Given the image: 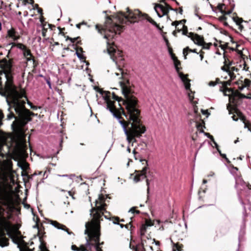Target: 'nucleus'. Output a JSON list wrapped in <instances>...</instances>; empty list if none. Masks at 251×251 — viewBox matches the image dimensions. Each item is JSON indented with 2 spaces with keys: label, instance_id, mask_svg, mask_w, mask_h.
<instances>
[{
  "label": "nucleus",
  "instance_id": "0eeeda50",
  "mask_svg": "<svg viewBox=\"0 0 251 251\" xmlns=\"http://www.w3.org/2000/svg\"><path fill=\"white\" fill-rule=\"evenodd\" d=\"M148 169L147 166L144 167L141 171H136L137 174L134 177V181L138 182L146 177V174Z\"/></svg>",
  "mask_w": 251,
  "mask_h": 251
},
{
  "label": "nucleus",
  "instance_id": "f8f14e48",
  "mask_svg": "<svg viewBox=\"0 0 251 251\" xmlns=\"http://www.w3.org/2000/svg\"><path fill=\"white\" fill-rule=\"evenodd\" d=\"M9 245V239L5 236L4 232L0 229V246L2 248L6 247Z\"/></svg>",
  "mask_w": 251,
  "mask_h": 251
},
{
  "label": "nucleus",
  "instance_id": "5fc2aeb1",
  "mask_svg": "<svg viewBox=\"0 0 251 251\" xmlns=\"http://www.w3.org/2000/svg\"><path fill=\"white\" fill-rule=\"evenodd\" d=\"M231 70L232 71H236L237 72L238 71V69L235 68V67H232L231 68Z\"/></svg>",
  "mask_w": 251,
  "mask_h": 251
},
{
  "label": "nucleus",
  "instance_id": "0e129e2a",
  "mask_svg": "<svg viewBox=\"0 0 251 251\" xmlns=\"http://www.w3.org/2000/svg\"><path fill=\"white\" fill-rule=\"evenodd\" d=\"M154 242L155 243L156 245H159V242L158 241H155V240H153Z\"/></svg>",
  "mask_w": 251,
  "mask_h": 251
},
{
  "label": "nucleus",
  "instance_id": "9b49d317",
  "mask_svg": "<svg viewBox=\"0 0 251 251\" xmlns=\"http://www.w3.org/2000/svg\"><path fill=\"white\" fill-rule=\"evenodd\" d=\"M50 223L55 228L66 231L68 234H73V232L69 231L68 228L65 225L61 224L56 221L50 220Z\"/></svg>",
  "mask_w": 251,
  "mask_h": 251
},
{
  "label": "nucleus",
  "instance_id": "423d86ee",
  "mask_svg": "<svg viewBox=\"0 0 251 251\" xmlns=\"http://www.w3.org/2000/svg\"><path fill=\"white\" fill-rule=\"evenodd\" d=\"M195 44L202 46L203 49H209L210 46L212 45L211 43L206 44L204 41V39L202 36H200L197 34L194 33H189L188 35Z\"/></svg>",
  "mask_w": 251,
  "mask_h": 251
},
{
  "label": "nucleus",
  "instance_id": "49530a36",
  "mask_svg": "<svg viewBox=\"0 0 251 251\" xmlns=\"http://www.w3.org/2000/svg\"><path fill=\"white\" fill-rule=\"evenodd\" d=\"M244 127L245 128H247L249 131H251V126L250 127L247 124L245 123Z\"/></svg>",
  "mask_w": 251,
  "mask_h": 251
},
{
  "label": "nucleus",
  "instance_id": "393cba45",
  "mask_svg": "<svg viewBox=\"0 0 251 251\" xmlns=\"http://www.w3.org/2000/svg\"><path fill=\"white\" fill-rule=\"evenodd\" d=\"M16 47L23 51V53L25 50L27 49V47L22 43H18L16 44Z\"/></svg>",
  "mask_w": 251,
  "mask_h": 251
},
{
  "label": "nucleus",
  "instance_id": "ea45409f",
  "mask_svg": "<svg viewBox=\"0 0 251 251\" xmlns=\"http://www.w3.org/2000/svg\"><path fill=\"white\" fill-rule=\"evenodd\" d=\"M25 3H29L33 5L34 0H25Z\"/></svg>",
  "mask_w": 251,
  "mask_h": 251
},
{
  "label": "nucleus",
  "instance_id": "e433bc0d",
  "mask_svg": "<svg viewBox=\"0 0 251 251\" xmlns=\"http://www.w3.org/2000/svg\"><path fill=\"white\" fill-rule=\"evenodd\" d=\"M129 212H131L132 213H136L137 214H139L140 213V211L139 210H135V207H132L131 208H130V210H129Z\"/></svg>",
  "mask_w": 251,
  "mask_h": 251
},
{
  "label": "nucleus",
  "instance_id": "13d9d810",
  "mask_svg": "<svg viewBox=\"0 0 251 251\" xmlns=\"http://www.w3.org/2000/svg\"><path fill=\"white\" fill-rule=\"evenodd\" d=\"M38 12L40 14H42V9L41 8H39L38 9Z\"/></svg>",
  "mask_w": 251,
  "mask_h": 251
},
{
  "label": "nucleus",
  "instance_id": "338daca9",
  "mask_svg": "<svg viewBox=\"0 0 251 251\" xmlns=\"http://www.w3.org/2000/svg\"><path fill=\"white\" fill-rule=\"evenodd\" d=\"M202 182L203 184H205V183H207V180L205 179H203Z\"/></svg>",
  "mask_w": 251,
  "mask_h": 251
},
{
  "label": "nucleus",
  "instance_id": "4c0bfd02",
  "mask_svg": "<svg viewBox=\"0 0 251 251\" xmlns=\"http://www.w3.org/2000/svg\"><path fill=\"white\" fill-rule=\"evenodd\" d=\"M3 144L0 143V156H1L2 158L4 157V154L1 152L2 150Z\"/></svg>",
  "mask_w": 251,
  "mask_h": 251
},
{
  "label": "nucleus",
  "instance_id": "b1692460",
  "mask_svg": "<svg viewBox=\"0 0 251 251\" xmlns=\"http://www.w3.org/2000/svg\"><path fill=\"white\" fill-rule=\"evenodd\" d=\"M133 154H134V158L135 160H139L141 162H145L146 164H147V161L146 159H142L139 157V154L135 151V150H134L132 151Z\"/></svg>",
  "mask_w": 251,
  "mask_h": 251
},
{
  "label": "nucleus",
  "instance_id": "69168bd1",
  "mask_svg": "<svg viewBox=\"0 0 251 251\" xmlns=\"http://www.w3.org/2000/svg\"><path fill=\"white\" fill-rule=\"evenodd\" d=\"M126 150L128 152H130V149L129 148V147H127Z\"/></svg>",
  "mask_w": 251,
  "mask_h": 251
},
{
  "label": "nucleus",
  "instance_id": "79ce46f5",
  "mask_svg": "<svg viewBox=\"0 0 251 251\" xmlns=\"http://www.w3.org/2000/svg\"><path fill=\"white\" fill-rule=\"evenodd\" d=\"M171 242L173 244V247L176 248L178 251H179V245L177 244L174 243L172 240H171Z\"/></svg>",
  "mask_w": 251,
  "mask_h": 251
},
{
  "label": "nucleus",
  "instance_id": "e2e57ef3",
  "mask_svg": "<svg viewBox=\"0 0 251 251\" xmlns=\"http://www.w3.org/2000/svg\"><path fill=\"white\" fill-rule=\"evenodd\" d=\"M33 8L34 9L37 8L38 9L39 8L38 5L37 4H35L34 6H33Z\"/></svg>",
  "mask_w": 251,
  "mask_h": 251
},
{
  "label": "nucleus",
  "instance_id": "4468645a",
  "mask_svg": "<svg viewBox=\"0 0 251 251\" xmlns=\"http://www.w3.org/2000/svg\"><path fill=\"white\" fill-rule=\"evenodd\" d=\"M88 248L91 249V244L89 242V240L86 239V247L84 245H81L79 248H77L75 245L72 246V250L73 251H89Z\"/></svg>",
  "mask_w": 251,
  "mask_h": 251
},
{
  "label": "nucleus",
  "instance_id": "a18cd8bd",
  "mask_svg": "<svg viewBox=\"0 0 251 251\" xmlns=\"http://www.w3.org/2000/svg\"><path fill=\"white\" fill-rule=\"evenodd\" d=\"M27 103L30 106L31 108L34 110H35L37 109L36 107L35 106H32L31 105V103L28 101Z\"/></svg>",
  "mask_w": 251,
  "mask_h": 251
},
{
  "label": "nucleus",
  "instance_id": "c03bdc74",
  "mask_svg": "<svg viewBox=\"0 0 251 251\" xmlns=\"http://www.w3.org/2000/svg\"><path fill=\"white\" fill-rule=\"evenodd\" d=\"M221 69L225 71V72H226V73H228V72H229V70L228 68H227L226 69V67L225 66H223L222 68H221Z\"/></svg>",
  "mask_w": 251,
  "mask_h": 251
},
{
  "label": "nucleus",
  "instance_id": "6e6d98bb",
  "mask_svg": "<svg viewBox=\"0 0 251 251\" xmlns=\"http://www.w3.org/2000/svg\"><path fill=\"white\" fill-rule=\"evenodd\" d=\"M238 171V168L237 167H233L232 170V173H233L235 171Z\"/></svg>",
  "mask_w": 251,
  "mask_h": 251
},
{
  "label": "nucleus",
  "instance_id": "58836bf2",
  "mask_svg": "<svg viewBox=\"0 0 251 251\" xmlns=\"http://www.w3.org/2000/svg\"><path fill=\"white\" fill-rule=\"evenodd\" d=\"M78 39H79V37L72 38H70V37H68L66 39V40L69 39L71 41V43H75V41L77 40Z\"/></svg>",
  "mask_w": 251,
  "mask_h": 251
},
{
  "label": "nucleus",
  "instance_id": "2f4dec72",
  "mask_svg": "<svg viewBox=\"0 0 251 251\" xmlns=\"http://www.w3.org/2000/svg\"><path fill=\"white\" fill-rule=\"evenodd\" d=\"M244 82L245 84V85H244V86H245V87L250 86V83H251V81L249 79H247V78L245 79Z\"/></svg>",
  "mask_w": 251,
  "mask_h": 251
},
{
  "label": "nucleus",
  "instance_id": "7c9ffc66",
  "mask_svg": "<svg viewBox=\"0 0 251 251\" xmlns=\"http://www.w3.org/2000/svg\"><path fill=\"white\" fill-rule=\"evenodd\" d=\"M181 25V27L180 28H183V27H185L186 29H184L183 32H182V34L183 35H186L188 37V35H189V33L187 31V27L184 25ZM191 32H189V33H190Z\"/></svg>",
  "mask_w": 251,
  "mask_h": 251
},
{
  "label": "nucleus",
  "instance_id": "6ab92c4d",
  "mask_svg": "<svg viewBox=\"0 0 251 251\" xmlns=\"http://www.w3.org/2000/svg\"><path fill=\"white\" fill-rule=\"evenodd\" d=\"M8 36L13 39L14 40H17L19 39V36L16 35V32L14 29L11 28L7 31Z\"/></svg>",
  "mask_w": 251,
  "mask_h": 251
},
{
  "label": "nucleus",
  "instance_id": "5701e85b",
  "mask_svg": "<svg viewBox=\"0 0 251 251\" xmlns=\"http://www.w3.org/2000/svg\"><path fill=\"white\" fill-rule=\"evenodd\" d=\"M188 51H190V52H195V53H196L197 54L198 53L196 51V50H195V49L192 50V49H189V48L187 47L184 48L183 49V54L184 55L185 59H186V55L188 54Z\"/></svg>",
  "mask_w": 251,
  "mask_h": 251
},
{
  "label": "nucleus",
  "instance_id": "1a4fd4ad",
  "mask_svg": "<svg viewBox=\"0 0 251 251\" xmlns=\"http://www.w3.org/2000/svg\"><path fill=\"white\" fill-rule=\"evenodd\" d=\"M250 186H251V185L250 184L246 183L244 185V186H241L242 189H241V188L236 189L237 191V194H238L239 199L240 200V202H241V204L243 205L244 204V203H243L242 200H241L242 196L244 192L246 193L248 190L250 189Z\"/></svg>",
  "mask_w": 251,
  "mask_h": 251
},
{
  "label": "nucleus",
  "instance_id": "37998d69",
  "mask_svg": "<svg viewBox=\"0 0 251 251\" xmlns=\"http://www.w3.org/2000/svg\"><path fill=\"white\" fill-rule=\"evenodd\" d=\"M76 56L78 58H79L80 59H82L83 58V56L77 51L75 53Z\"/></svg>",
  "mask_w": 251,
  "mask_h": 251
},
{
  "label": "nucleus",
  "instance_id": "6e6552de",
  "mask_svg": "<svg viewBox=\"0 0 251 251\" xmlns=\"http://www.w3.org/2000/svg\"><path fill=\"white\" fill-rule=\"evenodd\" d=\"M0 227L5 232L4 230L9 231L11 229L12 225L6 218H2L0 219Z\"/></svg>",
  "mask_w": 251,
  "mask_h": 251
},
{
  "label": "nucleus",
  "instance_id": "c9c22d12",
  "mask_svg": "<svg viewBox=\"0 0 251 251\" xmlns=\"http://www.w3.org/2000/svg\"><path fill=\"white\" fill-rule=\"evenodd\" d=\"M233 19L237 25H239L243 21V20L242 19L239 18H234Z\"/></svg>",
  "mask_w": 251,
  "mask_h": 251
},
{
  "label": "nucleus",
  "instance_id": "680f3d73",
  "mask_svg": "<svg viewBox=\"0 0 251 251\" xmlns=\"http://www.w3.org/2000/svg\"><path fill=\"white\" fill-rule=\"evenodd\" d=\"M81 25L80 23L79 24H78L76 25V26L78 28H80V26H81Z\"/></svg>",
  "mask_w": 251,
  "mask_h": 251
},
{
  "label": "nucleus",
  "instance_id": "473e14b6",
  "mask_svg": "<svg viewBox=\"0 0 251 251\" xmlns=\"http://www.w3.org/2000/svg\"><path fill=\"white\" fill-rule=\"evenodd\" d=\"M146 227L147 226L145 225H142V226H141V229H140L141 235L144 234V233L146 230Z\"/></svg>",
  "mask_w": 251,
  "mask_h": 251
},
{
  "label": "nucleus",
  "instance_id": "c85d7f7f",
  "mask_svg": "<svg viewBox=\"0 0 251 251\" xmlns=\"http://www.w3.org/2000/svg\"><path fill=\"white\" fill-rule=\"evenodd\" d=\"M238 97L240 99H251V97H248L247 96L241 93H237Z\"/></svg>",
  "mask_w": 251,
  "mask_h": 251
},
{
  "label": "nucleus",
  "instance_id": "9d476101",
  "mask_svg": "<svg viewBox=\"0 0 251 251\" xmlns=\"http://www.w3.org/2000/svg\"><path fill=\"white\" fill-rule=\"evenodd\" d=\"M250 186H251V185L250 184L246 183L244 185V186H241L242 189H241V188L236 189L237 191V194H238L239 199L240 200V202H241V204L243 205L244 204V203H243L242 200H241L242 196L244 192L246 193L248 190L250 189Z\"/></svg>",
  "mask_w": 251,
  "mask_h": 251
},
{
  "label": "nucleus",
  "instance_id": "dca6fc26",
  "mask_svg": "<svg viewBox=\"0 0 251 251\" xmlns=\"http://www.w3.org/2000/svg\"><path fill=\"white\" fill-rule=\"evenodd\" d=\"M235 180V185L236 189H242L241 186H244L246 182L242 179L241 176L239 175H236L234 176Z\"/></svg>",
  "mask_w": 251,
  "mask_h": 251
},
{
  "label": "nucleus",
  "instance_id": "c756f323",
  "mask_svg": "<svg viewBox=\"0 0 251 251\" xmlns=\"http://www.w3.org/2000/svg\"><path fill=\"white\" fill-rule=\"evenodd\" d=\"M227 73L229 76H230V78L231 79V80H234L235 79L236 76L234 73L229 70Z\"/></svg>",
  "mask_w": 251,
  "mask_h": 251
},
{
  "label": "nucleus",
  "instance_id": "2eb2a0df",
  "mask_svg": "<svg viewBox=\"0 0 251 251\" xmlns=\"http://www.w3.org/2000/svg\"><path fill=\"white\" fill-rule=\"evenodd\" d=\"M179 76L183 82L185 88L186 90H189L190 88V80L187 78V76L184 75L182 73H178Z\"/></svg>",
  "mask_w": 251,
  "mask_h": 251
},
{
  "label": "nucleus",
  "instance_id": "f03ea898",
  "mask_svg": "<svg viewBox=\"0 0 251 251\" xmlns=\"http://www.w3.org/2000/svg\"><path fill=\"white\" fill-rule=\"evenodd\" d=\"M4 73L3 70L0 66V75ZM6 78L5 85V92L0 94L6 97V101L9 106V113L7 119H15L11 126L14 132V135L11 138L13 151L14 153H24L26 149L25 134L24 127L31 120V112L25 108V100H21L23 97L26 98L25 91L23 89L18 91L16 86L13 84L12 76L4 73ZM2 85L1 78L0 77V86Z\"/></svg>",
  "mask_w": 251,
  "mask_h": 251
},
{
  "label": "nucleus",
  "instance_id": "20e7f679",
  "mask_svg": "<svg viewBox=\"0 0 251 251\" xmlns=\"http://www.w3.org/2000/svg\"><path fill=\"white\" fill-rule=\"evenodd\" d=\"M96 28L101 34L104 33V38L107 39V52L113 61L117 63V58L122 57V52L117 50L113 45V42H110V39H113L116 34H120L123 30V26L111 22L107 24L105 28H100L99 25H96Z\"/></svg>",
  "mask_w": 251,
  "mask_h": 251
},
{
  "label": "nucleus",
  "instance_id": "f3484780",
  "mask_svg": "<svg viewBox=\"0 0 251 251\" xmlns=\"http://www.w3.org/2000/svg\"><path fill=\"white\" fill-rule=\"evenodd\" d=\"M23 54L27 61H32L33 64L35 63V60L29 49H27L26 50H25Z\"/></svg>",
  "mask_w": 251,
  "mask_h": 251
},
{
  "label": "nucleus",
  "instance_id": "de8ad7c7",
  "mask_svg": "<svg viewBox=\"0 0 251 251\" xmlns=\"http://www.w3.org/2000/svg\"><path fill=\"white\" fill-rule=\"evenodd\" d=\"M46 32H47V29H45L44 28L43 30V31H42V35L43 37H45L46 35Z\"/></svg>",
  "mask_w": 251,
  "mask_h": 251
},
{
  "label": "nucleus",
  "instance_id": "774afa93",
  "mask_svg": "<svg viewBox=\"0 0 251 251\" xmlns=\"http://www.w3.org/2000/svg\"><path fill=\"white\" fill-rule=\"evenodd\" d=\"M59 45V43L58 42H55L54 44V46H57V45Z\"/></svg>",
  "mask_w": 251,
  "mask_h": 251
},
{
  "label": "nucleus",
  "instance_id": "aec40b11",
  "mask_svg": "<svg viewBox=\"0 0 251 251\" xmlns=\"http://www.w3.org/2000/svg\"><path fill=\"white\" fill-rule=\"evenodd\" d=\"M172 59L174 61V63L176 68V69L177 72H179L178 65L180 64V62L177 60V58L175 56V55L170 51Z\"/></svg>",
  "mask_w": 251,
  "mask_h": 251
},
{
  "label": "nucleus",
  "instance_id": "a878e982",
  "mask_svg": "<svg viewBox=\"0 0 251 251\" xmlns=\"http://www.w3.org/2000/svg\"><path fill=\"white\" fill-rule=\"evenodd\" d=\"M182 21H175L172 23V25H174L176 26V28L177 29L178 32H180L181 31V28L179 27V25L180 23H181Z\"/></svg>",
  "mask_w": 251,
  "mask_h": 251
},
{
  "label": "nucleus",
  "instance_id": "a211bd4d",
  "mask_svg": "<svg viewBox=\"0 0 251 251\" xmlns=\"http://www.w3.org/2000/svg\"><path fill=\"white\" fill-rule=\"evenodd\" d=\"M230 81H225L223 83V86L225 87V90L226 92H231L233 95H234L235 97H238V95L237 93H239L238 91H234L231 89H229L226 87V86L230 85Z\"/></svg>",
  "mask_w": 251,
  "mask_h": 251
},
{
  "label": "nucleus",
  "instance_id": "f257e3e1",
  "mask_svg": "<svg viewBox=\"0 0 251 251\" xmlns=\"http://www.w3.org/2000/svg\"><path fill=\"white\" fill-rule=\"evenodd\" d=\"M118 70L119 73L116 72L115 75L119 76V79H123L119 81V83L126 99L124 100L117 96L114 93H112V99L118 101L123 115L127 120L126 123L125 121L121 120V116L117 113V109L114 104L115 102L111 100V93L100 89L98 91L105 100L106 109L117 119L126 136L127 141L130 143L135 137H140L146 131V128L141 123L140 111L138 105V100L131 93L129 82L124 78L123 71L120 68Z\"/></svg>",
  "mask_w": 251,
  "mask_h": 251
},
{
  "label": "nucleus",
  "instance_id": "603ef678",
  "mask_svg": "<svg viewBox=\"0 0 251 251\" xmlns=\"http://www.w3.org/2000/svg\"><path fill=\"white\" fill-rule=\"evenodd\" d=\"M232 118L233 120H234L235 121H237L238 119V118L236 117V116L234 115L232 116Z\"/></svg>",
  "mask_w": 251,
  "mask_h": 251
},
{
  "label": "nucleus",
  "instance_id": "7ed1b4c3",
  "mask_svg": "<svg viewBox=\"0 0 251 251\" xmlns=\"http://www.w3.org/2000/svg\"><path fill=\"white\" fill-rule=\"evenodd\" d=\"M96 203L97 208H93L91 210L90 215L93 218L90 222L85 224V234H87L91 244V249L88 248L89 251H92V247L96 251H102L100 246L103 243H100V218L103 215V211L105 210L106 206L104 202V197L102 195H99V200H96Z\"/></svg>",
  "mask_w": 251,
  "mask_h": 251
},
{
  "label": "nucleus",
  "instance_id": "bf43d9fd",
  "mask_svg": "<svg viewBox=\"0 0 251 251\" xmlns=\"http://www.w3.org/2000/svg\"><path fill=\"white\" fill-rule=\"evenodd\" d=\"M225 63H226V61H225ZM231 64H232V62H230L228 65H226V64H225V65L227 66V68L229 69V66L230 65H231Z\"/></svg>",
  "mask_w": 251,
  "mask_h": 251
},
{
  "label": "nucleus",
  "instance_id": "3c124183",
  "mask_svg": "<svg viewBox=\"0 0 251 251\" xmlns=\"http://www.w3.org/2000/svg\"><path fill=\"white\" fill-rule=\"evenodd\" d=\"M3 118V114L2 113V112L1 110H0V120H2Z\"/></svg>",
  "mask_w": 251,
  "mask_h": 251
},
{
  "label": "nucleus",
  "instance_id": "bb28decb",
  "mask_svg": "<svg viewBox=\"0 0 251 251\" xmlns=\"http://www.w3.org/2000/svg\"><path fill=\"white\" fill-rule=\"evenodd\" d=\"M205 134L213 142V143L215 145V146L216 148L217 149V150H219V149H218V145L214 141L213 137L212 135H210L209 133H205Z\"/></svg>",
  "mask_w": 251,
  "mask_h": 251
},
{
  "label": "nucleus",
  "instance_id": "a19ab883",
  "mask_svg": "<svg viewBox=\"0 0 251 251\" xmlns=\"http://www.w3.org/2000/svg\"><path fill=\"white\" fill-rule=\"evenodd\" d=\"M216 84H217V82L211 81L209 82L208 85L210 86H214L216 85Z\"/></svg>",
  "mask_w": 251,
  "mask_h": 251
},
{
  "label": "nucleus",
  "instance_id": "052dcab7",
  "mask_svg": "<svg viewBox=\"0 0 251 251\" xmlns=\"http://www.w3.org/2000/svg\"><path fill=\"white\" fill-rule=\"evenodd\" d=\"M200 58H201V60H202L203 59V55L202 54V52H201L200 55Z\"/></svg>",
  "mask_w": 251,
  "mask_h": 251
},
{
  "label": "nucleus",
  "instance_id": "09e8293b",
  "mask_svg": "<svg viewBox=\"0 0 251 251\" xmlns=\"http://www.w3.org/2000/svg\"><path fill=\"white\" fill-rule=\"evenodd\" d=\"M244 88H245V86L242 84L241 86L238 87V89L240 91H242L244 89Z\"/></svg>",
  "mask_w": 251,
  "mask_h": 251
},
{
  "label": "nucleus",
  "instance_id": "864d4df0",
  "mask_svg": "<svg viewBox=\"0 0 251 251\" xmlns=\"http://www.w3.org/2000/svg\"><path fill=\"white\" fill-rule=\"evenodd\" d=\"M47 83L49 87L50 88H51V83L50 82V80H47Z\"/></svg>",
  "mask_w": 251,
  "mask_h": 251
},
{
  "label": "nucleus",
  "instance_id": "8fccbe9b",
  "mask_svg": "<svg viewBox=\"0 0 251 251\" xmlns=\"http://www.w3.org/2000/svg\"><path fill=\"white\" fill-rule=\"evenodd\" d=\"M146 183H147V185L148 186V188H147V191H148V192H149V179H146Z\"/></svg>",
  "mask_w": 251,
  "mask_h": 251
},
{
  "label": "nucleus",
  "instance_id": "f704fd0d",
  "mask_svg": "<svg viewBox=\"0 0 251 251\" xmlns=\"http://www.w3.org/2000/svg\"><path fill=\"white\" fill-rule=\"evenodd\" d=\"M218 152H219V153H220V155H221L222 157H223V158H225L227 162H229V160L228 159V158H226V155L225 154H223V153H221V151H220V150H218Z\"/></svg>",
  "mask_w": 251,
  "mask_h": 251
},
{
  "label": "nucleus",
  "instance_id": "412c9836",
  "mask_svg": "<svg viewBox=\"0 0 251 251\" xmlns=\"http://www.w3.org/2000/svg\"><path fill=\"white\" fill-rule=\"evenodd\" d=\"M119 218L118 217L114 218V220L113 221L114 224L119 225L121 228H123L125 227L126 228L128 229L129 226L130 225V228L132 227V226L131 225V223L130 222L129 224L123 225L121 224H119Z\"/></svg>",
  "mask_w": 251,
  "mask_h": 251
},
{
  "label": "nucleus",
  "instance_id": "4be33fe9",
  "mask_svg": "<svg viewBox=\"0 0 251 251\" xmlns=\"http://www.w3.org/2000/svg\"><path fill=\"white\" fill-rule=\"evenodd\" d=\"M145 242V240H142L141 244L137 245L136 247L135 251H145L144 247V244Z\"/></svg>",
  "mask_w": 251,
  "mask_h": 251
},
{
  "label": "nucleus",
  "instance_id": "cd10ccee",
  "mask_svg": "<svg viewBox=\"0 0 251 251\" xmlns=\"http://www.w3.org/2000/svg\"><path fill=\"white\" fill-rule=\"evenodd\" d=\"M165 11H166V15L168 14L170 10L176 11V9H174L172 8L169 4H166L165 6H164Z\"/></svg>",
  "mask_w": 251,
  "mask_h": 251
},
{
  "label": "nucleus",
  "instance_id": "39448f33",
  "mask_svg": "<svg viewBox=\"0 0 251 251\" xmlns=\"http://www.w3.org/2000/svg\"><path fill=\"white\" fill-rule=\"evenodd\" d=\"M126 9L127 10L126 14L123 12H120V15L118 16L120 23L127 24L128 23L138 22L139 21L146 19L156 27H159V25L157 23L149 17L148 15L142 13L138 9L131 11L128 7Z\"/></svg>",
  "mask_w": 251,
  "mask_h": 251
},
{
  "label": "nucleus",
  "instance_id": "ddd939ff",
  "mask_svg": "<svg viewBox=\"0 0 251 251\" xmlns=\"http://www.w3.org/2000/svg\"><path fill=\"white\" fill-rule=\"evenodd\" d=\"M154 8L159 17L161 18L164 15H166V11H165L163 5L161 4H156Z\"/></svg>",
  "mask_w": 251,
  "mask_h": 251
},
{
  "label": "nucleus",
  "instance_id": "72a5a7b5",
  "mask_svg": "<svg viewBox=\"0 0 251 251\" xmlns=\"http://www.w3.org/2000/svg\"><path fill=\"white\" fill-rule=\"evenodd\" d=\"M145 225L146 226H152L153 224L151 220H146L145 221Z\"/></svg>",
  "mask_w": 251,
  "mask_h": 251
},
{
  "label": "nucleus",
  "instance_id": "4d7b16f0",
  "mask_svg": "<svg viewBox=\"0 0 251 251\" xmlns=\"http://www.w3.org/2000/svg\"><path fill=\"white\" fill-rule=\"evenodd\" d=\"M201 112H202V114H204V115H205L207 113H208V111L207 110H201Z\"/></svg>",
  "mask_w": 251,
  "mask_h": 251
}]
</instances>
